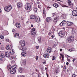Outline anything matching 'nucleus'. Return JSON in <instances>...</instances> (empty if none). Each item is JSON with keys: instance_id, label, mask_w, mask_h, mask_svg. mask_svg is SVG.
Masks as SVG:
<instances>
[{"instance_id": "f03ea898", "label": "nucleus", "mask_w": 77, "mask_h": 77, "mask_svg": "<svg viewBox=\"0 0 77 77\" xmlns=\"http://www.w3.org/2000/svg\"><path fill=\"white\" fill-rule=\"evenodd\" d=\"M52 15L54 17H56L54 19V22L55 23H57V21L59 20V16H57L56 13H52Z\"/></svg>"}, {"instance_id": "58836bf2", "label": "nucleus", "mask_w": 77, "mask_h": 77, "mask_svg": "<svg viewBox=\"0 0 77 77\" xmlns=\"http://www.w3.org/2000/svg\"><path fill=\"white\" fill-rule=\"evenodd\" d=\"M34 10L35 12H37V11H38V9L37 8H35L34 9Z\"/></svg>"}, {"instance_id": "b1692460", "label": "nucleus", "mask_w": 77, "mask_h": 77, "mask_svg": "<svg viewBox=\"0 0 77 77\" xmlns=\"http://www.w3.org/2000/svg\"><path fill=\"white\" fill-rule=\"evenodd\" d=\"M16 26L17 28H20V23H17L16 24Z\"/></svg>"}, {"instance_id": "a878e982", "label": "nucleus", "mask_w": 77, "mask_h": 77, "mask_svg": "<svg viewBox=\"0 0 77 77\" xmlns=\"http://www.w3.org/2000/svg\"><path fill=\"white\" fill-rule=\"evenodd\" d=\"M41 37H39L38 38V40L39 42V43H41Z\"/></svg>"}, {"instance_id": "2f4dec72", "label": "nucleus", "mask_w": 77, "mask_h": 77, "mask_svg": "<svg viewBox=\"0 0 77 77\" xmlns=\"http://www.w3.org/2000/svg\"><path fill=\"white\" fill-rule=\"evenodd\" d=\"M0 38L1 39H4V36L3 35H0Z\"/></svg>"}, {"instance_id": "a19ab883", "label": "nucleus", "mask_w": 77, "mask_h": 77, "mask_svg": "<svg viewBox=\"0 0 77 77\" xmlns=\"http://www.w3.org/2000/svg\"><path fill=\"white\" fill-rule=\"evenodd\" d=\"M20 8H21V7H22V5H23V4H22V3H20Z\"/></svg>"}, {"instance_id": "1a4fd4ad", "label": "nucleus", "mask_w": 77, "mask_h": 77, "mask_svg": "<svg viewBox=\"0 0 77 77\" xmlns=\"http://www.w3.org/2000/svg\"><path fill=\"white\" fill-rule=\"evenodd\" d=\"M66 23V22L65 20H63L60 24V26H64Z\"/></svg>"}, {"instance_id": "5701e85b", "label": "nucleus", "mask_w": 77, "mask_h": 77, "mask_svg": "<svg viewBox=\"0 0 77 77\" xmlns=\"http://www.w3.org/2000/svg\"><path fill=\"white\" fill-rule=\"evenodd\" d=\"M36 32H31V35H32V36H35V35H36Z\"/></svg>"}, {"instance_id": "aec40b11", "label": "nucleus", "mask_w": 77, "mask_h": 77, "mask_svg": "<svg viewBox=\"0 0 77 77\" xmlns=\"http://www.w3.org/2000/svg\"><path fill=\"white\" fill-rule=\"evenodd\" d=\"M0 57H2V58H4L5 57V55L2 53H0Z\"/></svg>"}, {"instance_id": "f704fd0d", "label": "nucleus", "mask_w": 77, "mask_h": 77, "mask_svg": "<svg viewBox=\"0 0 77 77\" xmlns=\"http://www.w3.org/2000/svg\"><path fill=\"white\" fill-rule=\"evenodd\" d=\"M27 50V48H26L25 47H23V51H25Z\"/></svg>"}, {"instance_id": "c756f323", "label": "nucleus", "mask_w": 77, "mask_h": 77, "mask_svg": "<svg viewBox=\"0 0 77 77\" xmlns=\"http://www.w3.org/2000/svg\"><path fill=\"white\" fill-rule=\"evenodd\" d=\"M17 8H20V3L17 2Z\"/></svg>"}, {"instance_id": "e433bc0d", "label": "nucleus", "mask_w": 77, "mask_h": 77, "mask_svg": "<svg viewBox=\"0 0 77 77\" xmlns=\"http://www.w3.org/2000/svg\"><path fill=\"white\" fill-rule=\"evenodd\" d=\"M15 59V57H11V58H10V59Z\"/></svg>"}, {"instance_id": "3c124183", "label": "nucleus", "mask_w": 77, "mask_h": 77, "mask_svg": "<svg viewBox=\"0 0 77 77\" xmlns=\"http://www.w3.org/2000/svg\"><path fill=\"white\" fill-rule=\"evenodd\" d=\"M43 64H45V63H46V62H43Z\"/></svg>"}, {"instance_id": "79ce46f5", "label": "nucleus", "mask_w": 77, "mask_h": 77, "mask_svg": "<svg viewBox=\"0 0 77 77\" xmlns=\"http://www.w3.org/2000/svg\"><path fill=\"white\" fill-rule=\"evenodd\" d=\"M42 7H41V5H38V8H39V9H41Z\"/></svg>"}, {"instance_id": "dca6fc26", "label": "nucleus", "mask_w": 77, "mask_h": 77, "mask_svg": "<svg viewBox=\"0 0 77 77\" xmlns=\"http://www.w3.org/2000/svg\"><path fill=\"white\" fill-rule=\"evenodd\" d=\"M47 51L48 53H51V51H52V49L50 48H48L47 49Z\"/></svg>"}, {"instance_id": "7c9ffc66", "label": "nucleus", "mask_w": 77, "mask_h": 77, "mask_svg": "<svg viewBox=\"0 0 77 77\" xmlns=\"http://www.w3.org/2000/svg\"><path fill=\"white\" fill-rule=\"evenodd\" d=\"M20 36V34L18 33H16L14 35V37H16V36Z\"/></svg>"}, {"instance_id": "69168bd1", "label": "nucleus", "mask_w": 77, "mask_h": 77, "mask_svg": "<svg viewBox=\"0 0 77 77\" xmlns=\"http://www.w3.org/2000/svg\"><path fill=\"white\" fill-rule=\"evenodd\" d=\"M46 75L47 76V77H48V74L47 73L46 74Z\"/></svg>"}, {"instance_id": "f257e3e1", "label": "nucleus", "mask_w": 77, "mask_h": 77, "mask_svg": "<svg viewBox=\"0 0 77 77\" xmlns=\"http://www.w3.org/2000/svg\"><path fill=\"white\" fill-rule=\"evenodd\" d=\"M16 67L14 65H13L12 66V67L9 66L8 67V69L9 70H11L12 69V70H10V73L12 74H15V72H16V70H15V69H16Z\"/></svg>"}, {"instance_id": "9b49d317", "label": "nucleus", "mask_w": 77, "mask_h": 77, "mask_svg": "<svg viewBox=\"0 0 77 77\" xmlns=\"http://www.w3.org/2000/svg\"><path fill=\"white\" fill-rule=\"evenodd\" d=\"M6 48L7 50H10L12 49V47L11 46V45H8L6 46Z\"/></svg>"}, {"instance_id": "0eeeda50", "label": "nucleus", "mask_w": 77, "mask_h": 77, "mask_svg": "<svg viewBox=\"0 0 77 77\" xmlns=\"http://www.w3.org/2000/svg\"><path fill=\"white\" fill-rule=\"evenodd\" d=\"M58 34L60 36H65V32L62 31H61L59 32Z\"/></svg>"}, {"instance_id": "338daca9", "label": "nucleus", "mask_w": 77, "mask_h": 77, "mask_svg": "<svg viewBox=\"0 0 77 77\" xmlns=\"http://www.w3.org/2000/svg\"><path fill=\"white\" fill-rule=\"evenodd\" d=\"M54 47H54V46H53V48H54Z\"/></svg>"}, {"instance_id": "39448f33", "label": "nucleus", "mask_w": 77, "mask_h": 77, "mask_svg": "<svg viewBox=\"0 0 77 77\" xmlns=\"http://www.w3.org/2000/svg\"><path fill=\"white\" fill-rule=\"evenodd\" d=\"M74 36H71L69 37L67 39L68 41V42H72L74 41Z\"/></svg>"}, {"instance_id": "f3484780", "label": "nucleus", "mask_w": 77, "mask_h": 77, "mask_svg": "<svg viewBox=\"0 0 77 77\" xmlns=\"http://www.w3.org/2000/svg\"><path fill=\"white\" fill-rule=\"evenodd\" d=\"M14 53H15V51H14V49H12L10 51V54H14Z\"/></svg>"}, {"instance_id": "473e14b6", "label": "nucleus", "mask_w": 77, "mask_h": 77, "mask_svg": "<svg viewBox=\"0 0 77 77\" xmlns=\"http://www.w3.org/2000/svg\"><path fill=\"white\" fill-rule=\"evenodd\" d=\"M55 73L57 74L58 72H59V70H56V71L54 72Z\"/></svg>"}, {"instance_id": "4468645a", "label": "nucleus", "mask_w": 77, "mask_h": 77, "mask_svg": "<svg viewBox=\"0 0 77 77\" xmlns=\"http://www.w3.org/2000/svg\"><path fill=\"white\" fill-rule=\"evenodd\" d=\"M35 21H36L37 23H39V22L40 21V18L39 17H35Z\"/></svg>"}, {"instance_id": "6e6552de", "label": "nucleus", "mask_w": 77, "mask_h": 77, "mask_svg": "<svg viewBox=\"0 0 77 77\" xmlns=\"http://www.w3.org/2000/svg\"><path fill=\"white\" fill-rule=\"evenodd\" d=\"M20 44L21 45L22 47L25 46V42L24 40H20Z\"/></svg>"}, {"instance_id": "de8ad7c7", "label": "nucleus", "mask_w": 77, "mask_h": 77, "mask_svg": "<svg viewBox=\"0 0 77 77\" xmlns=\"http://www.w3.org/2000/svg\"><path fill=\"white\" fill-rule=\"evenodd\" d=\"M55 59H56V57L54 56L53 57L52 60H55Z\"/></svg>"}, {"instance_id": "680f3d73", "label": "nucleus", "mask_w": 77, "mask_h": 77, "mask_svg": "<svg viewBox=\"0 0 77 77\" xmlns=\"http://www.w3.org/2000/svg\"><path fill=\"white\" fill-rule=\"evenodd\" d=\"M13 32H14L15 31V29H13L12 30Z\"/></svg>"}, {"instance_id": "6ab92c4d", "label": "nucleus", "mask_w": 77, "mask_h": 77, "mask_svg": "<svg viewBox=\"0 0 77 77\" xmlns=\"http://www.w3.org/2000/svg\"><path fill=\"white\" fill-rule=\"evenodd\" d=\"M35 16L34 15H31L30 16V19H35Z\"/></svg>"}, {"instance_id": "f8f14e48", "label": "nucleus", "mask_w": 77, "mask_h": 77, "mask_svg": "<svg viewBox=\"0 0 77 77\" xmlns=\"http://www.w3.org/2000/svg\"><path fill=\"white\" fill-rule=\"evenodd\" d=\"M21 55L22 56H24V57H25L26 56V51H23L21 52Z\"/></svg>"}, {"instance_id": "774afa93", "label": "nucleus", "mask_w": 77, "mask_h": 77, "mask_svg": "<svg viewBox=\"0 0 77 77\" xmlns=\"http://www.w3.org/2000/svg\"><path fill=\"white\" fill-rule=\"evenodd\" d=\"M60 59H61V58H62V57H60Z\"/></svg>"}, {"instance_id": "bb28decb", "label": "nucleus", "mask_w": 77, "mask_h": 77, "mask_svg": "<svg viewBox=\"0 0 77 77\" xmlns=\"http://www.w3.org/2000/svg\"><path fill=\"white\" fill-rule=\"evenodd\" d=\"M20 73H22V72H23V69L21 67H20Z\"/></svg>"}, {"instance_id": "cd10ccee", "label": "nucleus", "mask_w": 77, "mask_h": 77, "mask_svg": "<svg viewBox=\"0 0 77 77\" xmlns=\"http://www.w3.org/2000/svg\"><path fill=\"white\" fill-rule=\"evenodd\" d=\"M60 55L62 56V60H63V59H64V55L62 54H60Z\"/></svg>"}, {"instance_id": "864d4df0", "label": "nucleus", "mask_w": 77, "mask_h": 77, "mask_svg": "<svg viewBox=\"0 0 77 77\" xmlns=\"http://www.w3.org/2000/svg\"><path fill=\"white\" fill-rule=\"evenodd\" d=\"M31 26L32 27H33V25L32 24L31 25Z\"/></svg>"}, {"instance_id": "09e8293b", "label": "nucleus", "mask_w": 77, "mask_h": 77, "mask_svg": "<svg viewBox=\"0 0 77 77\" xmlns=\"http://www.w3.org/2000/svg\"><path fill=\"white\" fill-rule=\"evenodd\" d=\"M68 62H70L71 60L67 58V59Z\"/></svg>"}, {"instance_id": "37998d69", "label": "nucleus", "mask_w": 77, "mask_h": 77, "mask_svg": "<svg viewBox=\"0 0 77 77\" xmlns=\"http://www.w3.org/2000/svg\"><path fill=\"white\" fill-rule=\"evenodd\" d=\"M77 77V75H75L74 74L73 75H72V77Z\"/></svg>"}, {"instance_id": "052dcab7", "label": "nucleus", "mask_w": 77, "mask_h": 77, "mask_svg": "<svg viewBox=\"0 0 77 77\" xmlns=\"http://www.w3.org/2000/svg\"><path fill=\"white\" fill-rule=\"evenodd\" d=\"M75 59H73V60H72V61L73 62H74L75 61Z\"/></svg>"}, {"instance_id": "13d9d810", "label": "nucleus", "mask_w": 77, "mask_h": 77, "mask_svg": "<svg viewBox=\"0 0 77 77\" xmlns=\"http://www.w3.org/2000/svg\"><path fill=\"white\" fill-rule=\"evenodd\" d=\"M60 51H62V49H60Z\"/></svg>"}, {"instance_id": "a18cd8bd", "label": "nucleus", "mask_w": 77, "mask_h": 77, "mask_svg": "<svg viewBox=\"0 0 77 77\" xmlns=\"http://www.w3.org/2000/svg\"><path fill=\"white\" fill-rule=\"evenodd\" d=\"M65 57H67V58L69 57H70V56H69L67 55H66Z\"/></svg>"}, {"instance_id": "c85d7f7f", "label": "nucleus", "mask_w": 77, "mask_h": 77, "mask_svg": "<svg viewBox=\"0 0 77 77\" xmlns=\"http://www.w3.org/2000/svg\"><path fill=\"white\" fill-rule=\"evenodd\" d=\"M72 5H73V4L72 3L70 4H69V6H70L71 8H72Z\"/></svg>"}, {"instance_id": "49530a36", "label": "nucleus", "mask_w": 77, "mask_h": 77, "mask_svg": "<svg viewBox=\"0 0 77 77\" xmlns=\"http://www.w3.org/2000/svg\"><path fill=\"white\" fill-rule=\"evenodd\" d=\"M35 59L36 60H37L38 59V57L37 56H36L35 57Z\"/></svg>"}, {"instance_id": "4be33fe9", "label": "nucleus", "mask_w": 77, "mask_h": 77, "mask_svg": "<svg viewBox=\"0 0 77 77\" xmlns=\"http://www.w3.org/2000/svg\"><path fill=\"white\" fill-rule=\"evenodd\" d=\"M67 24L69 26H71V25H72V24H73V23H72L68 21L67 22Z\"/></svg>"}, {"instance_id": "4c0bfd02", "label": "nucleus", "mask_w": 77, "mask_h": 77, "mask_svg": "<svg viewBox=\"0 0 77 77\" xmlns=\"http://www.w3.org/2000/svg\"><path fill=\"white\" fill-rule=\"evenodd\" d=\"M68 3L69 5V4H71V1H70V0H68Z\"/></svg>"}, {"instance_id": "412c9836", "label": "nucleus", "mask_w": 77, "mask_h": 77, "mask_svg": "<svg viewBox=\"0 0 77 77\" xmlns=\"http://www.w3.org/2000/svg\"><path fill=\"white\" fill-rule=\"evenodd\" d=\"M53 6L55 7V8H57L59 6V5L57 3H54L53 4Z\"/></svg>"}, {"instance_id": "393cba45", "label": "nucleus", "mask_w": 77, "mask_h": 77, "mask_svg": "<svg viewBox=\"0 0 77 77\" xmlns=\"http://www.w3.org/2000/svg\"><path fill=\"white\" fill-rule=\"evenodd\" d=\"M69 51H75V49L74 48H72L71 49H69Z\"/></svg>"}, {"instance_id": "ddd939ff", "label": "nucleus", "mask_w": 77, "mask_h": 77, "mask_svg": "<svg viewBox=\"0 0 77 77\" xmlns=\"http://www.w3.org/2000/svg\"><path fill=\"white\" fill-rule=\"evenodd\" d=\"M51 17H47L46 19V21L48 23H50V21H51Z\"/></svg>"}, {"instance_id": "8fccbe9b", "label": "nucleus", "mask_w": 77, "mask_h": 77, "mask_svg": "<svg viewBox=\"0 0 77 77\" xmlns=\"http://www.w3.org/2000/svg\"><path fill=\"white\" fill-rule=\"evenodd\" d=\"M35 48H36V49H38V48H39V46H36L35 47Z\"/></svg>"}, {"instance_id": "c9c22d12", "label": "nucleus", "mask_w": 77, "mask_h": 77, "mask_svg": "<svg viewBox=\"0 0 77 77\" xmlns=\"http://www.w3.org/2000/svg\"><path fill=\"white\" fill-rule=\"evenodd\" d=\"M35 31V28H33L31 30V32H34V31Z\"/></svg>"}, {"instance_id": "bf43d9fd", "label": "nucleus", "mask_w": 77, "mask_h": 77, "mask_svg": "<svg viewBox=\"0 0 77 77\" xmlns=\"http://www.w3.org/2000/svg\"><path fill=\"white\" fill-rule=\"evenodd\" d=\"M2 12V10H1V9L0 8V13Z\"/></svg>"}, {"instance_id": "20e7f679", "label": "nucleus", "mask_w": 77, "mask_h": 77, "mask_svg": "<svg viewBox=\"0 0 77 77\" xmlns=\"http://www.w3.org/2000/svg\"><path fill=\"white\" fill-rule=\"evenodd\" d=\"M30 3H27L25 5V8L27 10H29L30 9Z\"/></svg>"}, {"instance_id": "2eb2a0df", "label": "nucleus", "mask_w": 77, "mask_h": 77, "mask_svg": "<svg viewBox=\"0 0 77 77\" xmlns=\"http://www.w3.org/2000/svg\"><path fill=\"white\" fill-rule=\"evenodd\" d=\"M43 56L45 58H48V57H49V56H50V54H46L44 55Z\"/></svg>"}, {"instance_id": "ea45409f", "label": "nucleus", "mask_w": 77, "mask_h": 77, "mask_svg": "<svg viewBox=\"0 0 77 77\" xmlns=\"http://www.w3.org/2000/svg\"><path fill=\"white\" fill-rule=\"evenodd\" d=\"M72 29V32L73 33H75V30L73 29Z\"/></svg>"}, {"instance_id": "0e129e2a", "label": "nucleus", "mask_w": 77, "mask_h": 77, "mask_svg": "<svg viewBox=\"0 0 77 77\" xmlns=\"http://www.w3.org/2000/svg\"><path fill=\"white\" fill-rule=\"evenodd\" d=\"M1 61H2V59L0 58V62H1Z\"/></svg>"}, {"instance_id": "6e6d98bb", "label": "nucleus", "mask_w": 77, "mask_h": 77, "mask_svg": "<svg viewBox=\"0 0 77 77\" xmlns=\"http://www.w3.org/2000/svg\"><path fill=\"white\" fill-rule=\"evenodd\" d=\"M48 35H51V32H49Z\"/></svg>"}, {"instance_id": "a211bd4d", "label": "nucleus", "mask_w": 77, "mask_h": 77, "mask_svg": "<svg viewBox=\"0 0 77 77\" xmlns=\"http://www.w3.org/2000/svg\"><path fill=\"white\" fill-rule=\"evenodd\" d=\"M5 55L7 57H10V54L6 52L5 53Z\"/></svg>"}, {"instance_id": "c03bdc74", "label": "nucleus", "mask_w": 77, "mask_h": 77, "mask_svg": "<svg viewBox=\"0 0 77 77\" xmlns=\"http://www.w3.org/2000/svg\"><path fill=\"white\" fill-rule=\"evenodd\" d=\"M65 69H66V67L65 66H64L63 67V71H65Z\"/></svg>"}, {"instance_id": "72a5a7b5", "label": "nucleus", "mask_w": 77, "mask_h": 77, "mask_svg": "<svg viewBox=\"0 0 77 77\" xmlns=\"http://www.w3.org/2000/svg\"><path fill=\"white\" fill-rule=\"evenodd\" d=\"M20 50H21V51H23V46L20 47Z\"/></svg>"}, {"instance_id": "e2e57ef3", "label": "nucleus", "mask_w": 77, "mask_h": 77, "mask_svg": "<svg viewBox=\"0 0 77 77\" xmlns=\"http://www.w3.org/2000/svg\"><path fill=\"white\" fill-rule=\"evenodd\" d=\"M45 70H47V67H45Z\"/></svg>"}, {"instance_id": "5fc2aeb1", "label": "nucleus", "mask_w": 77, "mask_h": 77, "mask_svg": "<svg viewBox=\"0 0 77 77\" xmlns=\"http://www.w3.org/2000/svg\"><path fill=\"white\" fill-rule=\"evenodd\" d=\"M45 14V11H43V14Z\"/></svg>"}, {"instance_id": "423d86ee", "label": "nucleus", "mask_w": 77, "mask_h": 77, "mask_svg": "<svg viewBox=\"0 0 77 77\" xmlns=\"http://www.w3.org/2000/svg\"><path fill=\"white\" fill-rule=\"evenodd\" d=\"M20 64L22 66H24L26 65V60H21L20 61Z\"/></svg>"}, {"instance_id": "9d476101", "label": "nucleus", "mask_w": 77, "mask_h": 77, "mask_svg": "<svg viewBox=\"0 0 77 77\" xmlns=\"http://www.w3.org/2000/svg\"><path fill=\"white\" fill-rule=\"evenodd\" d=\"M72 15L73 16H77V11L73 10L72 12Z\"/></svg>"}, {"instance_id": "7ed1b4c3", "label": "nucleus", "mask_w": 77, "mask_h": 77, "mask_svg": "<svg viewBox=\"0 0 77 77\" xmlns=\"http://www.w3.org/2000/svg\"><path fill=\"white\" fill-rule=\"evenodd\" d=\"M11 9H12V6L11 5H9L4 8V10L6 12H9Z\"/></svg>"}, {"instance_id": "603ef678", "label": "nucleus", "mask_w": 77, "mask_h": 77, "mask_svg": "<svg viewBox=\"0 0 77 77\" xmlns=\"http://www.w3.org/2000/svg\"><path fill=\"white\" fill-rule=\"evenodd\" d=\"M66 64L67 65H69V63H68V62H67L66 63Z\"/></svg>"}, {"instance_id": "4d7b16f0", "label": "nucleus", "mask_w": 77, "mask_h": 77, "mask_svg": "<svg viewBox=\"0 0 77 77\" xmlns=\"http://www.w3.org/2000/svg\"><path fill=\"white\" fill-rule=\"evenodd\" d=\"M51 37L52 38H54V35H51Z\"/></svg>"}]
</instances>
